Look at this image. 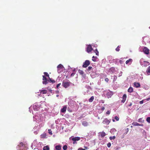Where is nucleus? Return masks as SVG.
Here are the masks:
<instances>
[{
  "label": "nucleus",
  "mask_w": 150,
  "mask_h": 150,
  "mask_svg": "<svg viewBox=\"0 0 150 150\" xmlns=\"http://www.w3.org/2000/svg\"><path fill=\"white\" fill-rule=\"evenodd\" d=\"M104 93L106 95V96L108 98H110L113 94V92L109 90L104 91Z\"/></svg>",
  "instance_id": "1"
},
{
  "label": "nucleus",
  "mask_w": 150,
  "mask_h": 150,
  "mask_svg": "<svg viewBox=\"0 0 150 150\" xmlns=\"http://www.w3.org/2000/svg\"><path fill=\"white\" fill-rule=\"evenodd\" d=\"M71 83L69 81H64L62 82V86L65 88L69 87Z\"/></svg>",
  "instance_id": "2"
},
{
  "label": "nucleus",
  "mask_w": 150,
  "mask_h": 150,
  "mask_svg": "<svg viewBox=\"0 0 150 150\" xmlns=\"http://www.w3.org/2000/svg\"><path fill=\"white\" fill-rule=\"evenodd\" d=\"M58 72L60 73L63 71L64 68L63 66L61 64H59L57 67Z\"/></svg>",
  "instance_id": "3"
},
{
  "label": "nucleus",
  "mask_w": 150,
  "mask_h": 150,
  "mask_svg": "<svg viewBox=\"0 0 150 150\" xmlns=\"http://www.w3.org/2000/svg\"><path fill=\"white\" fill-rule=\"evenodd\" d=\"M149 62L143 60V59H141L140 60V63L142 65H144V66L146 67L148 65Z\"/></svg>",
  "instance_id": "4"
},
{
  "label": "nucleus",
  "mask_w": 150,
  "mask_h": 150,
  "mask_svg": "<svg viewBox=\"0 0 150 150\" xmlns=\"http://www.w3.org/2000/svg\"><path fill=\"white\" fill-rule=\"evenodd\" d=\"M90 63L89 60H86L83 63V67L84 68L87 67L90 64Z\"/></svg>",
  "instance_id": "5"
},
{
  "label": "nucleus",
  "mask_w": 150,
  "mask_h": 150,
  "mask_svg": "<svg viewBox=\"0 0 150 150\" xmlns=\"http://www.w3.org/2000/svg\"><path fill=\"white\" fill-rule=\"evenodd\" d=\"M93 50V48L91 45H88L86 48L87 52L89 53L91 52Z\"/></svg>",
  "instance_id": "6"
},
{
  "label": "nucleus",
  "mask_w": 150,
  "mask_h": 150,
  "mask_svg": "<svg viewBox=\"0 0 150 150\" xmlns=\"http://www.w3.org/2000/svg\"><path fill=\"white\" fill-rule=\"evenodd\" d=\"M143 51L145 54H148L149 53V50L146 47H144L143 49Z\"/></svg>",
  "instance_id": "7"
},
{
  "label": "nucleus",
  "mask_w": 150,
  "mask_h": 150,
  "mask_svg": "<svg viewBox=\"0 0 150 150\" xmlns=\"http://www.w3.org/2000/svg\"><path fill=\"white\" fill-rule=\"evenodd\" d=\"M42 80H43L42 83L46 85L48 83L47 79L45 76H42Z\"/></svg>",
  "instance_id": "8"
},
{
  "label": "nucleus",
  "mask_w": 150,
  "mask_h": 150,
  "mask_svg": "<svg viewBox=\"0 0 150 150\" xmlns=\"http://www.w3.org/2000/svg\"><path fill=\"white\" fill-rule=\"evenodd\" d=\"M126 98H127L126 95L125 94H124L122 97V99L121 100V102L123 103H124L125 102V100H126Z\"/></svg>",
  "instance_id": "9"
},
{
  "label": "nucleus",
  "mask_w": 150,
  "mask_h": 150,
  "mask_svg": "<svg viewBox=\"0 0 150 150\" xmlns=\"http://www.w3.org/2000/svg\"><path fill=\"white\" fill-rule=\"evenodd\" d=\"M132 125L134 126H143V124H139L137 122H134L132 123Z\"/></svg>",
  "instance_id": "10"
},
{
  "label": "nucleus",
  "mask_w": 150,
  "mask_h": 150,
  "mask_svg": "<svg viewBox=\"0 0 150 150\" xmlns=\"http://www.w3.org/2000/svg\"><path fill=\"white\" fill-rule=\"evenodd\" d=\"M67 108V107L66 106H64L63 107V108H62L61 109V112H63V113L65 112L66 111Z\"/></svg>",
  "instance_id": "11"
},
{
  "label": "nucleus",
  "mask_w": 150,
  "mask_h": 150,
  "mask_svg": "<svg viewBox=\"0 0 150 150\" xmlns=\"http://www.w3.org/2000/svg\"><path fill=\"white\" fill-rule=\"evenodd\" d=\"M80 138L79 137H74L72 138V140L73 141H78L80 139Z\"/></svg>",
  "instance_id": "12"
},
{
  "label": "nucleus",
  "mask_w": 150,
  "mask_h": 150,
  "mask_svg": "<svg viewBox=\"0 0 150 150\" xmlns=\"http://www.w3.org/2000/svg\"><path fill=\"white\" fill-rule=\"evenodd\" d=\"M134 86L136 88H138L140 86V85L139 83L135 82L134 83Z\"/></svg>",
  "instance_id": "13"
},
{
  "label": "nucleus",
  "mask_w": 150,
  "mask_h": 150,
  "mask_svg": "<svg viewBox=\"0 0 150 150\" xmlns=\"http://www.w3.org/2000/svg\"><path fill=\"white\" fill-rule=\"evenodd\" d=\"M55 148L56 150H61V146L60 145H58L56 146Z\"/></svg>",
  "instance_id": "14"
},
{
  "label": "nucleus",
  "mask_w": 150,
  "mask_h": 150,
  "mask_svg": "<svg viewBox=\"0 0 150 150\" xmlns=\"http://www.w3.org/2000/svg\"><path fill=\"white\" fill-rule=\"evenodd\" d=\"M132 62V59H129L128 60H127L126 62V64H127L129 63H130V64H131Z\"/></svg>",
  "instance_id": "15"
},
{
  "label": "nucleus",
  "mask_w": 150,
  "mask_h": 150,
  "mask_svg": "<svg viewBox=\"0 0 150 150\" xmlns=\"http://www.w3.org/2000/svg\"><path fill=\"white\" fill-rule=\"evenodd\" d=\"M47 93V91L45 89L42 90L40 91V93L43 94H46Z\"/></svg>",
  "instance_id": "16"
},
{
  "label": "nucleus",
  "mask_w": 150,
  "mask_h": 150,
  "mask_svg": "<svg viewBox=\"0 0 150 150\" xmlns=\"http://www.w3.org/2000/svg\"><path fill=\"white\" fill-rule=\"evenodd\" d=\"M106 135L105 133L104 132H100V136L101 137L103 138Z\"/></svg>",
  "instance_id": "17"
},
{
  "label": "nucleus",
  "mask_w": 150,
  "mask_h": 150,
  "mask_svg": "<svg viewBox=\"0 0 150 150\" xmlns=\"http://www.w3.org/2000/svg\"><path fill=\"white\" fill-rule=\"evenodd\" d=\"M128 92L131 93L133 92V89L132 87H130L128 89Z\"/></svg>",
  "instance_id": "18"
},
{
  "label": "nucleus",
  "mask_w": 150,
  "mask_h": 150,
  "mask_svg": "<svg viewBox=\"0 0 150 150\" xmlns=\"http://www.w3.org/2000/svg\"><path fill=\"white\" fill-rule=\"evenodd\" d=\"M82 125L84 126H87L88 125V123L86 121H83L82 122Z\"/></svg>",
  "instance_id": "19"
},
{
  "label": "nucleus",
  "mask_w": 150,
  "mask_h": 150,
  "mask_svg": "<svg viewBox=\"0 0 150 150\" xmlns=\"http://www.w3.org/2000/svg\"><path fill=\"white\" fill-rule=\"evenodd\" d=\"M50 148L47 145L43 147V150H49Z\"/></svg>",
  "instance_id": "20"
},
{
  "label": "nucleus",
  "mask_w": 150,
  "mask_h": 150,
  "mask_svg": "<svg viewBox=\"0 0 150 150\" xmlns=\"http://www.w3.org/2000/svg\"><path fill=\"white\" fill-rule=\"evenodd\" d=\"M103 122L105 123H107V124H109L110 122V121L109 120H108L107 119H105V120H104Z\"/></svg>",
  "instance_id": "21"
},
{
  "label": "nucleus",
  "mask_w": 150,
  "mask_h": 150,
  "mask_svg": "<svg viewBox=\"0 0 150 150\" xmlns=\"http://www.w3.org/2000/svg\"><path fill=\"white\" fill-rule=\"evenodd\" d=\"M94 99V97L93 96H92L89 99V101L90 102H93Z\"/></svg>",
  "instance_id": "22"
},
{
  "label": "nucleus",
  "mask_w": 150,
  "mask_h": 150,
  "mask_svg": "<svg viewBox=\"0 0 150 150\" xmlns=\"http://www.w3.org/2000/svg\"><path fill=\"white\" fill-rule=\"evenodd\" d=\"M21 146L22 147H24L25 146L24 144L22 142H21L20 143V144H19V145H18V146L19 147H21Z\"/></svg>",
  "instance_id": "23"
},
{
  "label": "nucleus",
  "mask_w": 150,
  "mask_h": 150,
  "mask_svg": "<svg viewBox=\"0 0 150 150\" xmlns=\"http://www.w3.org/2000/svg\"><path fill=\"white\" fill-rule=\"evenodd\" d=\"M94 52L96 53V54L98 56L99 55V52L97 49H96L94 50Z\"/></svg>",
  "instance_id": "24"
},
{
  "label": "nucleus",
  "mask_w": 150,
  "mask_h": 150,
  "mask_svg": "<svg viewBox=\"0 0 150 150\" xmlns=\"http://www.w3.org/2000/svg\"><path fill=\"white\" fill-rule=\"evenodd\" d=\"M79 74L81 75H83L84 74L83 71L82 70H79Z\"/></svg>",
  "instance_id": "25"
},
{
  "label": "nucleus",
  "mask_w": 150,
  "mask_h": 150,
  "mask_svg": "<svg viewBox=\"0 0 150 150\" xmlns=\"http://www.w3.org/2000/svg\"><path fill=\"white\" fill-rule=\"evenodd\" d=\"M120 46H118L115 49V50L116 51L119 52L120 50Z\"/></svg>",
  "instance_id": "26"
},
{
  "label": "nucleus",
  "mask_w": 150,
  "mask_h": 150,
  "mask_svg": "<svg viewBox=\"0 0 150 150\" xmlns=\"http://www.w3.org/2000/svg\"><path fill=\"white\" fill-rule=\"evenodd\" d=\"M96 57H95V56H93V57H92V60L94 61V62H96Z\"/></svg>",
  "instance_id": "27"
},
{
  "label": "nucleus",
  "mask_w": 150,
  "mask_h": 150,
  "mask_svg": "<svg viewBox=\"0 0 150 150\" xmlns=\"http://www.w3.org/2000/svg\"><path fill=\"white\" fill-rule=\"evenodd\" d=\"M147 73H150V66L148 67L146 71Z\"/></svg>",
  "instance_id": "28"
},
{
  "label": "nucleus",
  "mask_w": 150,
  "mask_h": 150,
  "mask_svg": "<svg viewBox=\"0 0 150 150\" xmlns=\"http://www.w3.org/2000/svg\"><path fill=\"white\" fill-rule=\"evenodd\" d=\"M67 146L66 145H65L63 147V149L64 150H67Z\"/></svg>",
  "instance_id": "29"
},
{
  "label": "nucleus",
  "mask_w": 150,
  "mask_h": 150,
  "mask_svg": "<svg viewBox=\"0 0 150 150\" xmlns=\"http://www.w3.org/2000/svg\"><path fill=\"white\" fill-rule=\"evenodd\" d=\"M115 138V136H113V137H109V139L110 140H112V139H114Z\"/></svg>",
  "instance_id": "30"
},
{
  "label": "nucleus",
  "mask_w": 150,
  "mask_h": 150,
  "mask_svg": "<svg viewBox=\"0 0 150 150\" xmlns=\"http://www.w3.org/2000/svg\"><path fill=\"white\" fill-rule=\"evenodd\" d=\"M44 74L47 77H49V74H48V73L47 72H44Z\"/></svg>",
  "instance_id": "31"
},
{
  "label": "nucleus",
  "mask_w": 150,
  "mask_h": 150,
  "mask_svg": "<svg viewBox=\"0 0 150 150\" xmlns=\"http://www.w3.org/2000/svg\"><path fill=\"white\" fill-rule=\"evenodd\" d=\"M146 120L148 122L150 123V117H148L146 118Z\"/></svg>",
  "instance_id": "32"
},
{
  "label": "nucleus",
  "mask_w": 150,
  "mask_h": 150,
  "mask_svg": "<svg viewBox=\"0 0 150 150\" xmlns=\"http://www.w3.org/2000/svg\"><path fill=\"white\" fill-rule=\"evenodd\" d=\"M138 121L139 122H144V120H142V118H141L139 119Z\"/></svg>",
  "instance_id": "33"
},
{
  "label": "nucleus",
  "mask_w": 150,
  "mask_h": 150,
  "mask_svg": "<svg viewBox=\"0 0 150 150\" xmlns=\"http://www.w3.org/2000/svg\"><path fill=\"white\" fill-rule=\"evenodd\" d=\"M115 119L116 120V121H118L119 120V118L117 116H115Z\"/></svg>",
  "instance_id": "34"
},
{
  "label": "nucleus",
  "mask_w": 150,
  "mask_h": 150,
  "mask_svg": "<svg viewBox=\"0 0 150 150\" xmlns=\"http://www.w3.org/2000/svg\"><path fill=\"white\" fill-rule=\"evenodd\" d=\"M107 145L108 147H110L111 146V144L109 142L107 144Z\"/></svg>",
  "instance_id": "35"
},
{
  "label": "nucleus",
  "mask_w": 150,
  "mask_h": 150,
  "mask_svg": "<svg viewBox=\"0 0 150 150\" xmlns=\"http://www.w3.org/2000/svg\"><path fill=\"white\" fill-rule=\"evenodd\" d=\"M51 129H48V131H49V133L51 134V135H52V132L51 131V132H50V131H51Z\"/></svg>",
  "instance_id": "36"
},
{
  "label": "nucleus",
  "mask_w": 150,
  "mask_h": 150,
  "mask_svg": "<svg viewBox=\"0 0 150 150\" xmlns=\"http://www.w3.org/2000/svg\"><path fill=\"white\" fill-rule=\"evenodd\" d=\"M92 68V67H90V66L88 68V70L90 71L91 69Z\"/></svg>",
  "instance_id": "37"
},
{
  "label": "nucleus",
  "mask_w": 150,
  "mask_h": 150,
  "mask_svg": "<svg viewBox=\"0 0 150 150\" xmlns=\"http://www.w3.org/2000/svg\"><path fill=\"white\" fill-rule=\"evenodd\" d=\"M50 81L51 82H52V83H55V81L54 80H51V81Z\"/></svg>",
  "instance_id": "38"
},
{
  "label": "nucleus",
  "mask_w": 150,
  "mask_h": 150,
  "mask_svg": "<svg viewBox=\"0 0 150 150\" xmlns=\"http://www.w3.org/2000/svg\"><path fill=\"white\" fill-rule=\"evenodd\" d=\"M75 73H72L71 75L70 76L72 77L74 76L75 75Z\"/></svg>",
  "instance_id": "39"
},
{
  "label": "nucleus",
  "mask_w": 150,
  "mask_h": 150,
  "mask_svg": "<svg viewBox=\"0 0 150 150\" xmlns=\"http://www.w3.org/2000/svg\"><path fill=\"white\" fill-rule=\"evenodd\" d=\"M106 114H108V115H109L110 114V111L108 110V111L106 112Z\"/></svg>",
  "instance_id": "40"
},
{
  "label": "nucleus",
  "mask_w": 150,
  "mask_h": 150,
  "mask_svg": "<svg viewBox=\"0 0 150 150\" xmlns=\"http://www.w3.org/2000/svg\"><path fill=\"white\" fill-rule=\"evenodd\" d=\"M61 85V83H58L57 85V86H56V87L57 88H58V87H59V86H60V85Z\"/></svg>",
  "instance_id": "41"
},
{
  "label": "nucleus",
  "mask_w": 150,
  "mask_h": 150,
  "mask_svg": "<svg viewBox=\"0 0 150 150\" xmlns=\"http://www.w3.org/2000/svg\"><path fill=\"white\" fill-rule=\"evenodd\" d=\"M143 100H142V101H141L139 102V103L140 104H142L143 103Z\"/></svg>",
  "instance_id": "42"
},
{
  "label": "nucleus",
  "mask_w": 150,
  "mask_h": 150,
  "mask_svg": "<svg viewBox=\"0 0 150 150\" xmlns=\"http://www.w3.org/2000/svg\"><path fill=\"white\" fill-rule=\"evenodd\" d=\"M48 78H49V79L48 80H47V81H51V80H52V79H50L49 77Z\"/></svg>",
  "instance_id": "43"
},
{
  "label": "nucleus",
  "mask_w": 150,
  "mask_h": 150,
  "mask_svg": "<svg viewBox=\"0 0 150 150\" xmlns=\"http://www.w3.org/2000/svg\"><path fill=\"white\" fill-rule=\"evenodd\" d=\"M132 105V103H130L128 105V106L130 107V106H131Z\"/></svg>",
  "instance_id": "44"
},
{
  "label": "nucleus",
  "mask_w": 150,
  "mask_h": 150,
  "mask_svg": "<svg viewBox=\"0 0 150 150\" xmlns=\"http://www.w3.org/2000/svg\"><path fill=\"white\" fill-rule=\"evenodd\" d=\"M105 80L106 81H108V78H106L105 79Z\"/></svg>",
  "instance_id": "45"
},
{
  "label": "nucleus",
  "mask_w": 150,
  "mask_h": 150,
  "mask_svg": "<svg viewBox=\"0 0 150 150\" xmlns=\"http://www.w3.org/2000/svg\"><path fill=\"white\" fill-rule=\"evenodd\" d=\"M105 108L104 107H103L102 108H101V110H104L105 109Z\"/></svg>",
  "instance_id": "46"
},
{
  "label": "nucleus",
  "mask_w": 150,
  "mask_h": 150,
  "mask_svg": "<svg viewBox=\"0 0 150 150\" xmlns=\"http://www.w3.org/2000/svg\"><path fill=\"white\" fill-rule=\"evenodd\" d=\"M73 144H74L75 143H76V141H73Z\"/></svg>",
  "instance_id": "47"
},
{
  "label": "nucleus",
  "mask_w": 150,
  "mask_h": 150,
  "mask_svg": "<svg viewBox=\"0 0 150 150\" xmlns=\"http://www.w3.org/2000/svg\"><path fill=\"white\" fill-rule=\"evenodd\" d=\"M120 64H122V61L121 60H120Z\"/></svg>",
  "instance_id": "48"
},
{
  "label": "nucleus",
  "mask_w": 150,
  "mask_h": 150,
  "mask_svg": "<svg viewBox=\"0 0 150 150\" xmlns=\"http://www.w3.org/2000/svg\"><path fill=\"white\" fill-rule=\"evenodd\" d=\"M84 147L86 148V149H88L87 147L85 146Z\"/></svg>",
  "instance_id": "49"
},
{
  "label": "nucleus",
  "mask_w": 150,
  "mask_h": 150,
  "mask_svg": "<svg viewBox=\"0 0 150 150\" xmlns=\"http://www.w3.org/2000/svg\"><path fill=\"white\" fill-rule=\"evenodd\" d=\"M78 150H81V148H79L78 149Z\"/></svg>",
  "instance_id": "50"
},
{
  "label": "nucleus",
  "mask_w": 150,
  "mask_h": 150,
  "mask_svg": "<svg viewBox=\"0 0 150 150\" xmlns=\"http://www.w3.org/2000/svg\"><path fill=\"white\" fill-rule=\"evenodd\" d=\"M81 150H86V149H83L81 148Z\"/></svg>",
  "instance_id": "51"
},
{
  "label": "nucleus",
  "mask_w": 150,
  "mask_h": 150,
  "mask_svg": "<svg viewBox=\"0 0 150 150\" xmlns=\"http://www.w3.org/2000/svg\"><path fill=\"white\" fill-rule=\"evenodd\" d=\"M150 100V98H149L147 99V100Z\"/></svg>",
  "instance_id": "52"
},
{
  "label": "nucleus",
  "mask_w": 150,
  "mask_h": 150,
  "mask_svg": "<svg viewBox=\"0 0 150 150\" xmlns=\"http://www.w3.org/2000/svg\"><path fill=\"white\" fill-rule=\"evenodd\" d=\"M112 121H113V122H115V120H114V119H112Z\"/></svg>",
  "instance_id": "53"
},
{
  "label": "nucleus",
  "mask_w": 150,
  "mask_h": 150,
  "mask_svg": "<svg viewBox=\"0 0 150 150\" xmlns=\"http://www.w3.org/2000/svg\"><path fill=\"white\" fill-rule=\"evenodd\" d=\"M127 132L128 131V128H127Z\"/></svg>",
  "instance_id": "54"
},
{
  "label": "nucleus",
  "mask_w": 150,
  "mask_h": 150,
  "mask_svg": "<svg viewBox=\"0 0 150 150\" xmlns=\"http://www.w3.org/2000/svg\"><path fill=\"white\" fill-rule=\"evenodd\" d=\"M56 96H57V97H58L59 96V95H56Z\"/></svg>",
  "instance_id": "55"
},
{
  "label": "nucleus",
  "mask_w": 150,
  "mask_h": 150,
  "mask_svg": "<svg viewBox=\"0 0 150 150\" xmlns=\"http://www.w3.org/2000/svg\"><path fill=\"white\" fill-rule=\"evenodd\" d=\"M75 70V69H74L73 70V71H74Z\"/></svg>",
  "instance_id": "56"
}]
</instances>
